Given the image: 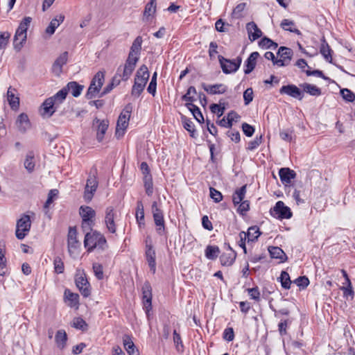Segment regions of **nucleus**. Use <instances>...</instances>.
Wrapping results in <instances>:
<instances>
[{
	"mask_svg": "<svg viewBox=\"0 0 355 355\" xmlns=\"http://www.w3.org/2000/svg\"><path fill=\"white\" fill-rule=\"evenodd\" d=\"M142 37L137 36L133 41L123 68V74L121 75L123 81H127L134 71L137 63L139 60V55L141 51Z\"/></svg>",
	"mask_w": 355,
	"mask_h": 355,
	"instance_id": "f257e3e1",
	"label": "nucleus"
},
{
	"mask_svg": "<svg viewBox=\"0 0 355 355\" xmlns=\"http://www.w3.org/2000/svg\"><path fill=\"white\" fill-rule=\"evenodd\" d=\"M84 245L87 252H92L95 248L104 251L108 248L107 240L103 234L97 230L86 231Z\"/></svg>",
	"mask_w": 355,
	"mask_h": 355,
	"instance_id": "f03ea898",
	"label": "nucleus"
},
{
	"mask_svg": "<svg viewBox=\"0 0 355 355\" xmlns=\"http://www.w3.org/2000/svg\"><path fill=\"white\" fill-rule=\"evenodd\" d=\"M149 77L150 73L148 67L146 65L142 64L137 71L134 85L131 91L132 96L139 97L141 95L146 87Z\"/></svg>",
	"mask_w": 355,
	"mask_h": 355,
	"instance_id": "7ed1b4c3",
	"label": "nucleus"
},
{
	"mask_svg": "<svg viewBox=\"0 0 355 355\" xmlns=\"http://www.w3.org/2000/svg\"><path fill=\"white\" fill-rule=\"evenodd\" d=\"M79 214L82 218L81 228L83 231H92L95 225V210L89 206H81Z\"/></svg>",
	"mask_w": 355,
	"mask_h": 355,
	"instance_id": "20e7f679",
	"label": "nucleus"
},
{
	"mask_svg": "<svg viewBox=\"0 0 355 355\" xmlns=\"http://www.w3.org/2000/svg\"><path fill=\"white\" fill-rule=\"evenodd\" d=\"M97 168L93 167L91 169L89 177L87 180L84 191V199L87 202L92 200L98 185L97 180Z\"/></svg>",
	"mask_w": 355,
	"mask_h": 355,
	"instance_id": "39448f33",
	"label": "nucleus"
},
{
	"mask_svg": "<svg viewBox=\"0 0 355 355\" xmlns=\"http://www.w3.org/2000/svg\"><path fill=\"white\" fill-rule=\"evenodd\" d=\"M105 80V72L99 71L93 77L87 92L85 94V98L88 100L95 98L99 93Z\"/></svg>",
	"mask_w": 355,
	"mask_h": 355,
	"instance_id": "423d86ee",
	"label": "nucleus"
},
{
	"mask_svg": "<svg viewBox=\"0 0 355 355\" xmlns=\"http://www.w3.org/2000/svg\"><path fill=\"white\" fill-rule=\"evenodd\" d=\"M31 220L28 215L23 214L17 220L16 225L15 236L19 240H22L28 234L31 230Z\"/></svg>",
	"mask_w": 355,
	"mask_h": 355,
	"instance_id": "0eeeda50",
	"label": "nucleus"
},
{
	"mask_svg": "<svg viewBox=\"0 0 355 355\" xmlns=\"http://www.w3.org/2000/svg\"><path fill=\"white\" fill-rule=\"evenodd\" d=\"M218 58L222 70L225 74L236 72L240 67L242 62V58L241 56H238L234 60L227 59L222 55H218Z\"/></svg>",
	"mask_w": 355,
	"mask_h": 355,
	"instance_id": "6e6552de",
	"label": "nucleus"
},
{
	"mask_svg": "<svg viewBox=\"0 0 355 355\" xmlns=\"http://www.w3.org/2000/svg\"><path fill=\"white\" fill-rule=\"evenodd\" d=\"M152 212L155 224L157 227L156 231L160 236L166 233L165 222L164 218V214L157 207V202L154 201L152 204Z\"/></svg>",
	"mask_w": 355,
	"mask_h": 355,
	"instance_id": "1a4fd4ad",
	"label": "nucleus"
},
{
	"mask_svg": "<svg viewBox=\"0 0 355 355\" xmlns=\"http://www.w3.org/2000/svg\"><path fill=\"white\" fill-rule=\"evenodd\" d=\"M270 212L272 216L280 220L289 219L293 216L291 209L282 201L277 202L275 207L270 209Z\"/></svg>",
	"mask_w": 355,
	"mask_h": 355,
	"instance_id": "9d476101",
	"label": "nucleus"
},
{
	"mask_svg": "<svg viewBox=\"0 0 355 355\" xmlns=\"http://www.w3.org/2000/svg\"><path fill=\"white\" fill-rule=\"evenodd\" d=\"M75 283L84 297H87L91 295L90 284L84 273L76 275Z\"/></svg>",
	"mask_w": 355,
	"mask_h": 355,
	"instance_id": "9b49d317",
	"label": "nucleus"
},
{
	"mask_svg": "<svg viewBox=\"0 0 355 355\" xmlns=\"http://www.w3.org/2000/svg\"><path fill=\"white\" fill-rule=\"evenodd\" d=\"M293 54V52L291 49L286 46H281L277 52V55L279 57V59L275 61V64L279 67L288 65L291 60Z\"/></svg>",
	"mask_w": 355,
	"mask_h": 355,
	"instance_id": "f8f14e48",
	"label": "nucleus"
},
{
	"mask_svg": "<svg viewBox=\"0 0 355 355\" xmlns=\"http://www.w3.org/2000/svg\"><path fill=\"white\" fill-rule=\"evenodd\" d=\"M115 216L116 212L113 207H107L105 209L104 222L107 230L112 234H114L116 232V226L114 221Z\"/></svg>",
	"mask_w": 355,
	"mask_h": 355,
	"instance_id": "ddd939ff",
	"label": "nucleus"
},
{
	"mask_svg": "<svg viewBox=\"0 0 355 355\" xmlns=\"http://www.w3.org/2000/svg\"><path fill=\"white\" fill-rule=\"evenodd\" d=\"M143 303L147 315L152 309V288L150 283L146 282L142 287Z\"/></svg>",
	"mask_w": 355,
	"mask_h": 355,
	"instance_id": "4468645a",
	"label": "nucleus"
},
{
	"mask_svg": "<svg viewBox=\"0 0 355 355\" xmlns=\"http://www.w3.org/2000/svg\"><path fill=\"white\" fill-rule=\"evenodd\" d=\"M279 93L281 94H287L300 101L304 98V92L293 84L282 86L279 89Z\"/></svg>",
	"mask_w": 355,
	"mask_h": 355,
	"instance_id": "2eb2a0df",
	"label": "nucleus"
},
{
	"mask_svg": "<svg viewBox=\"0 0 355 355\" xmlns=\"http://www.w3.org/2000/svg\"><path fill=\"white\" fill-rule=\"evenodd\" d=\"M145 255H146V259L148 262V264L150 267V269L154 274L156 271V261H155L156 253H155V250L153 249V246L151 244V243H148L146 242Z\"/></svg>",
	"mask_w": 355,
	"mask_h": 355,
	"instance_id": "dca6fc26",
	"label": "nucleus"
},
{
	"mask_svg": "<svg viewBox=\"0 0 355 355\" xmlns=\"http://www.w3.org/2000/svg\"><path fill=\"white\" fill-rule=\"evenodd\" d=\"M68 60V52H63L53 62L52 65V71L56 75L59 76L62 71V67Z\"/></svg>",
	"mask_w": 355,
	"mask_h": 355,
	"instance_id": "f3484780",
	"label": "nucleus"
},
{
	"mask_svg": "<svg viewBox=\"0 0 355 355\" xmlns=\"http://www.w3.org/2000/svg\"><path fill=\"white\" fill-rule=\"evenodd\" d=\"M202 87L205 92L211 95L222 94L225 93L227 90V87L222 83L215 85L202 83Z\"/></svg>",
	"mask_w": 355,
	"mask_h": 355,
	"instance_id": "a211bd4d",
	"label": "nucleus"
},
{
	"mask_svg": "<svg viewBox=\"0 0 355 355\" xmlns=\"http://www.w3.org/2000/svg\"><path fill=\"white\" fill-rule=\"evenodd\" d=\"M239 118L240 116L235 111L232 110L226 116H224L216 123L221 127L231 128L233 125V121L236 122Z\"/></svg>",
	"mask_w": 355,
	"mask_h": 355,
	"instance_id": "6ab92c4d",
	"label": "nucleus"
},
{
	"mask_svg": "<svg viewBox=\"0 0 355 355\" xmlns=\"http://www.w3.org/2000/svg\"><path fill=\"white\" fill-rule=\"evenodd\" d=\"M26 33L27 32H26L24 30H21L17 28L14 36L13 41L14 49L17 51H19L21 49L24 42H26L27 37Z\"/></svg>",
	"mask_w": 355,
	"mask_h": 355,
	"instance_id": "aec40b11",
	"label": "nucleus"
},
{
	"mask_svg": "<svg viewBox=\"0 0 355 355\" xmlns=\"http://www.w3.org/2000/svg\"><path fill=\"white\" fill-rule=\"evenodd\" d=\"M259 57V53L257 51L250 53L248 59L244 63V73L245 74L250 73L256 67L257 60Z\"/></svg>",
	"mask_w": 355,
	"mask_h": 355,
	"instance_id": "412c9836",
	"label": "nucleus"
},
{
	"mask_svg": "<svg viewBox=\"0 0 355 355\" xmlns=\"http://www.w3.org/2000/svg\"><path fill=\"white\" fill-rule=\"evenodd\" d=\"M246 29L248 31L249 39L251 42H253L262 35L261 31L258 28L257 24L254 21H251L247 24Z\"/></svg>",
	"mask_w": 355,
	"mask_h": 355,
	"instance_id": "4be33fe9",
	"label": "nucleus"
},
{
	"mask_svg": "<svg viewBox=\"0 0 355 355\" xmlns=\"http://www.w3.org/2000/svg\"><path fill=\"white\" fill-rule=\"evenodd\" d=\"M57 103L54 102L52 98H46L42 105V115H48L51 116L56 110Z\"/></svg>",
	"mask_w": 355,
	"mask_h": 355,
	"instance_id": "5701e85b",
	"label": "nucleus"
},
{
	"mask_svg": "<svg viewBox=\"0 0 355 355\" xmlns=\"http://www.w3.org/2000/svg\"><path fill=\"white\" fill-rule=\"evenodd\" d=\"M279 175L282 183L290 184L295 178L296 173L289 168H282L279 171Z\"/></svg>",
	"mask_w": 355,
	"mask_h": 355,
	"instance_id": "b1692460",
	"label": "nucleus"
},
{
	"mask_svg": "<svg viewBox=\"0 0 355 355\" xmlns=\"http://www.w3.org/2000/svg\"><path fill=\"white\" fill-rule=\"evenodd\" d=\"M94 122L98 124L96 139L99 142H101L102 141L104 137V135L108 128L109 121L107 120L101 121L100 119L96 118L94 120Z\"/></svg>",
	"mask_w": 355,
	"mask_h": 355,
	"instance_id": "393cba45",
	"label": "nucleus"
},
{
	"mask_svg": "<svg viewBox=\"0 0 355 355\" xmlns=\"http://www.w3.org/2000/svg\"><path fill=\"white\" fill-rule=\"evenodd\" d=\"M77 231L75 227H70L67 236V245L69 252H71V249H76L78 247L79 242L77 240Z\"/></svg>",
	"mask_w": 355,
	"mask_h": 355,
	"instance_id": "a878e982",
	"label": "nucleus"
},
{
	"mask_svg": "<svg viewBox=\"0 0 355 355\" xmlns=\"http://www.w3.org/2000/svg\"><path fill=\"white\" fill-rule=\"evenodd\" d=\"M261 234L259 228L257 226H252L249 227L247 232H240V234L243 235V239H247L248 242L256 241Z\"/></svg>",
	"mask_w": 355,
	"mask_h": 355,
	"instance_id": "bb28decb",
	"label": "nucleus"
},
{
	"mask_svg": "<svg viewBox=\"0 0 355 355\" xmlns=\"http://www.w3.org/2000/svg\"><path fill=\"white\" fill-rule=\"evenodd\" d=\"M123 346L129 355H139V350L136 348L130 336L125 334L123 337Z\"/></svg>",
	"mask_w": 355,
	"mask_h": 355,
	"instance_id": "cd10ccee",
	"label": "nucleus"
},
{
	"mask_svg": "<svg viewBox=\"0 0 355 355\" xmlns=\"http://www.w3.org/2000/svg\"><path fill=\"white\" fill-rule=\"evenodd\" d=\"M268 252L272 259H279L280 263L285 262L288 259L284 250L277 246H270Z\"/></svg>",
	"mask_w": 355,
	"mask_h": 355,
	"instance_id": "c85d7f7f",
	"label": "nucleus"
},
{
	"mask_svg": "<svg viewBox=\"0 0 355 355\" xmlns=\"http://www.w3.org/2000/svg\"><path fill=\"white\" fill-rule=\"evenodd\" d=\"M14 92H16L15 89L10 87L7 92V100L12 110H17L19 107V98L16 96Z\"/></svg>",
	"mask_w": 355,
	"mask_h": 355,
	"instance_id": "c756f323",
	"label": "nucleus"
},
{
	"mask_svg": "<svg viewBox=\"0 0 355 355\" xmlns=\"http://www.w3.org/2000/svg\"><path fill=\"white\" fill-rule=\"evenodd\" d=\"M64 299L66 302H68V306L71 308L78 307L79 304L78 294L71 292L69 289H65Z\"/></svg>",
	"mask_w": 355,
	"mask_h": 355,
	"instance_id": "7c9ffc66",
	"label": "nucleus"
},
{
	"mask_svg": "<svg viewBox=\"0 0 355 355\" xmlns=\"http://www.w3.org/2000/svg\"><path fill=\"white\" fill-rule=\"evenodd\" d=\"M64 87L67 89V93L71 92L73 97H78L84 89V85H82L76 81H71L68 83Z\"/></svg>",
	"mask_w": 355,
	"mask_h": 355,
	"instance_id": "2f4dec72",
	"label": "nucleus"
},
{
	"mask_svg": "<svg viewBox=\"0 0 355 355\" xmlns=\"http://www.w3.org/2000/svg\"><path fill=\"white\" fill-rule=\"evenodd\" d=\"M130 119L122 118L121 116H119L116 123L115 136L117 138H120L123 137L125 134V130H126L128 125V121Z\"/></svg>",
	"mask_w": 355,
	"mask_h": 355,
	"instance_id": "473e14b6",
	"label": "nucleus"
},
{
	"mask_svg": "<svg viewBox=\"0 0 355 355\" xmlns=\"http://www.w3.org/2000/svg\"><path fill=\"white\" fill-rule=\"evenodd\" d=\"M236 252L234 250L232 252H224L220 257V261L223 266H231L235 261Z\"/></svg>",
	"mask_w": 355,
	"mask_h": 355,
	"instance_id": "72a5a7b5",
	"label": "nucleus"
},
{
	"mask_svg": "<svg viewBox=\"0 0 355 355\" xmlns=\"http://www.w3.org/2000/svg\"><path fill=\"white\" fill-rule=\"evenodd\" d=\"M64 16L63 15H60L57 16L55 18L53 19L49 25L46 28V33L49 34V35H53L55 29L60 26V24L64 21Z\"/></svg>",
	"mask_w": 355,
	"mask_h": 355,
	"instance_id": "f704fd0d",
	"label": "nucleus"
},
{
	"mask_svg": "<svg viewBox=\"0 0 355 355\" xmlns=\"http://www.w3.org/2000/svg\"><path fill=\"white\" fill-rule=\"evenodd\" d=\"M185 105L192 113L193 117L198 122L200 123H203L205 122L203 115L198 106L191 103H187Z\"/></svg>",
	"mask_w": 355,
	"mask_h": 355,
	"instance_id": "c9c22d12",
	"label": "nucleus"
},
{
	"mask_svg": "<svg viewBox=\"0 0 355 355\" xmlns=\"http://www.w3.org/2000/svg\"><path fill=\"white\" fill-rule=\"evenodd\" d=\"M320 51L327 62H329V63H332V50L331 49L327 42H326L324 37L322 39Z\"/></svg>",
	"mask_w": 355,
	"mask_h": 355,
	"instance_id": "e433bc0d",
	"label": "nucleus"
},
{
	"mask_svg": "<svg viewBox=\"0 0 355 355\" xmlns=\"http://www.w3.org/2000/svg\"><path fill=\"white\" fill-rule=\"evenodd\" d=\"M300 86L303 89V92H306L311 96H319L322 94L321 89L314 85L305 83L300 85Z\"/></svg>",
	"mask_w": 355,
	"mask_h": 355,
	"instance_id": "4c0bfd02",
	"label": "nucleus"
},
{
	"mask_svg": "<svg viewBox=\"0 0 355 355\" xmlns=\"http://www.w3.org/2000/svg\"><path fill=\"white\" fill-rule=\"evenodd\" d=\"M181 119L184 128L190 133V136L192 138H196V132L193 121L190 119L186 117L185 116H182Z\"/></svg>",
	"mask_w": 355,
	"mask_h": 355,
	"instance_id": "58836bf2",
	"label": "nucleus"
},
{
	"mask_svg": "<svg viewBox=\"0 0 355 355\" xmlns=\"http://www.w3.org/2000/svg\"><path fill=\"white\" fill-rule=\"evenodd\" d=\"M55 340L58 347L62 349L65 347L67 340V336L65 331L63 329L58 330L56 332Z\"/></svg>",
	"mask_w": 355,
	"mask_h": 355,
	"instance_id": "ea45409f",
	"label": "nucleus"
},
{
	"mask_svg": "<svg viewBox=\"0 0 355 355\" xmlns=\"http://www.w3.org/2000/svg\"><path fill=\"white\" fill-rule=\"evenodd\" d=\"M135 216L139 226H141V225H144V208L141 200H138L137 202Z\"/></svg>",
	"mask_w": 355,
	"mask_h": 355,
	"instance_id": "a19ab883",
	"label": "nucleus"
},
{
	"mask_svg": "<svg viewBox=\"0 0 355 355\" xmlns=\"http://www.w3.org/2000/svg\"><path fill=\"white\" fill-rule=\"evenodd\" d=\"M17 123H18L19 130L21 132H25L30 125L28 115L25 113L20 114L17 118Z\"/></svg>",
	"mask_w": 355,
	"mask_h": 355,
	"instance_id": "79ce46f5",
	"label": "nucleus"
},
{
	"mask_svg": "<svg viewBox=\"0 0 355 355\" xmlns=\"http://www.w3.org/2000/svg\"><path fill=\"white\" fill-rule=\"evenodd\" d=\"M220 253V249L216 245H207L205 249V256L208 259L215 260Z\"/></svg>",
	"mask_w": 355,
	"mask_h": 355,
	"instance_id": "37998d69",
	"label": "nucleus"
},
{
	"mask_svg": "<svg viewBox=\"0 0 355 355\" xmlns=\"http://www.w3.org/2000/svg\"><path fill=\"white\" fill-rule=\"evenodd\" d=\"M246 185H243L239 189H236L233 195L232 201L234 205L239 204L245 198L246 193Z\"/></svg>",
	"mask_w": 355,
	"mask_h": 355,
	"instance_id": "c03bdc74",
	"label": "nucleus"
},
{
	"mask_svg": "<svg viewBox=\"0 0 355 355\" xmlns=\"http://www.w3.org/2000/svg\"><path fill=\"white\" fill-rule=\"evenodd\" d=\"M143 182L146 193L148 196H151L153 193V182L152 176L143 177Z\"/></svg>",
	"mask_w": 355,
	"mask_h": 355,
	"instance_id": "a18cd8bd",
	"label": "nucleus"
},
{
	"mask_svg": "<svg viewBox=\"0 0 355 355\" xmlns=\"http://www.w3.org/2000/svg\"><path fill=\"white\" fill-rule=\"evenodd\" d=\"M294 22L289 19H283L281 22V27L285 31H288L291 33H294L298 35H301V32L297 28H293L291 26H294Z\"/></svg>",
	"mask_w": 355,
	"mask_h": 355,
	"instance_id": "49530a36",
	"label": "nucleus"
},
{
	"mask_svg": "<svg viewBox=\"0 0 355 355\" xmlns=\"http://www.w3.org/2000/svg\"><path fill=\"white\" fill-rule=\"evenodd\" d=\"M210 110L216 114L218 117H220L225 110V103L220 101L219 104L213 103L210 105Z\"/></svg>",
	"mask_w": 355,
	"mask_h": 355,
	"instance_id": "de8ad7c7",
	"label": "nucleus"
},
{
	"mask_svg": "<svg viewBox=\"0 0 355 355\" xmlns=\"http://www.w3.org/2000/svg\"><path fill=\"white\" fill-rule=\"evenodd\" d=\"M24 167L29 172L31 173L33 171L35 168V162H34V154L33 152H29L26 157L24 161Z\"/></svg>",
	"mask_w": 355,
	"mask_h": 355,
	"instance_id": "09e8293b",
	"label": "nucleus"
},
{
	"mask_svg": "<svg viewBox=\"0 0 355 355\" xmlns=\"http://www.w3.org/2000/svg\"><path fill=\"white\" fill-rule=\"evenodd\" d=\"M279 279L281 282L282 286L285 289H289L292 283L289 274L286 271H282L281 272Z\"/></svg>",
	"mask_w": 355,
	"mask_h": 355,
	"instance_id": "8fccbe9b",
	"label": "nucleus"
},
{
	"mask_svg": "<svg viewBox=\"0 0 355 355\" xmlns=\"http://www.w3.org/2000/svg\"><path fill=\"white\" fill-rule=\"evenodd\" d=\"M67 92L65 87H64L59 92H58L54 96H51L53 101L57 103V105H60L63 102V101L66 98L67 95Z\"/></svg>",
	"mask_w": 355,
	"mask_h": 355,
	"instance_id": "3c124183",
	"label": "nucleus"
},
{
	"mask_svg": "<svg viewBox=\"0 0 355 355\" xmlns=\"http://www.w3.org/2000/svg\"><path fill=\"white\" fill-rule=\"evenodd\" d=\"M156 0H150L145 6L144 11V17H149L155 14L156 11Z\"/></svg>",
	"mask_w": 355,
	"mask_h": 355,
	"instance_id": "603ef678",
	"label": "nucleus"
},
{
	"mask_svg": "<svg viewBox=\"0 0 355 355\" xmlns=\"http://www.w3.org/2000/svg\"><path fill=\"white\" fill-rule=\"evenodd\" d=\"M10 35L8 31L0 32V49L6 48L9 43Z\"/></svg>",
	"mask_w": 355,
	"mask_h": 355,
	"instance_id": "864d4df0",
	"label": "nucleus"
},
{
	"mask_svg": "<svg viewBox=\"0 0 355 355\" xmlns=\"http://www.w3.org/2000/svg\"><path fill=\"white\" fill-rule=\"evenodd\" d=\"M55 272L57 274H62L64 270V262L59 257H55L53 260Z\"/></svg>",
	"mask_w": 355,
	"mask_h": 355,
	"instance_id": "5fc2aeb1",
	"label": "nucleus"
},
{
	"mask_svg": "<svg viewBox=\"0 0 355 355\" xmlns=\"http://www.w3.org/2000/svg\"><path fill=\"white\" fill-rule=\"evenodd\" d=\"M72 327L84 331L87 330V324L83 318H74V320L73 321Z\"/></svg>",
	"mask_w": 355,
	"mask_h": 355,
	"instance_id": "6e6d98bb",
	"label": "nucleus"
},
{
	"mask_svg": "<svg viewBox=\"0 0 355 355\" xmlns=\"http://www.w3.org/2000/svg\"><path fill=\"white\" fill-rule=\"evenodd\" d=\"M246 7L245 3H241L238 4L233 10L232 15L234 18L239 19L242 17V12Z\"/></svg>",
	"mask_w": 355,
	"mask_h": 355,
	"instance_id": "4d7b16f0",
	"label": "nucleus"
},
{
	"mask_svg": "<svg viewBox=\"0 0 355 355\" xmlns=\"http://www.w3.org/2000/svg\"><path fill=\"white\" fill-rule=\"evenodd\" d=\"M157 72H155L152 76L151 80L148 86L147 91L153 96L155 95L157 89Z\"/></svg>",
	"mask_w": 355,
	"mask_h": 355,
	"instance_id": "13d9d810",
	"label": "nucleus"
},
{
	"mask_svg": "<svg viewBox=\"0 0 355 355\" xmlns=\"http://www.w3.org/2000/svg\"><path fill=\"white\" fill-rule=\"evenodd\" d=\"M58 189H51L49 192L48 198L44 203V208L45 209H48L51 203H53L54 198L58 196Z\"/></svg>",
	"mask_w": 355,
	"mask_h": 355,
	"instance_id": "bf43d9fd",
	"label": "nucleus"
},
{
	"mask_svg": "<svg viewBox=\"0 0 355 355\" xmlns=\"http://www.w3.org/2000/svg\"><path fill=\"white\" fill-rule=\"evenodd\" d=\"M93 270H94V275L96 276V277L98 279V280H101L103 279L104 277V275H103V266L100 263H94L93 264Z\"/></svg>",
	"mask_w": 355,
	"mask_h": 355,
	"instance_id": "052dcab7",
	"label": "nucleus"
},
{
	"mask_svg": "<svg viewBox=\"0 0 355 355\" xmlns=\"http://www.w3.org/2000/svg\"><path fill=\"white\" fill-rule=\"evenodd\" d=\"M343 98L348 102H353L355 100V94L348 89L340 90Z\"/></svg>",
	"mask_w": 355,
	"mask_h": 355,
	"instance_id": "680f3d73",
	"label": "nucleus"
},
{
	"mask_svg": "<svg viewBox=\"0 0 355 355\" xmlns=\"http://www.w3.org/2000/svg\"><path fill=\"white\" fill-rule=\"evenodd\" d=\"M294 283L300 288L304 289L309 284V280L306 276H300L294 281Z\"/></svg>",
	"mask_w": 355,
	"mask_h": 355,
	"instance_id": "e2e57ef3",
	"label": "nucleus"
},
{
	"mask_svg": "<svg viewBox=\"0 0 355 355\" xmlns=\"http://www.w3.org/2000/svg\"><path fill=\"white\" fill-rule=\"evenodd\" d=\"M210 197L215 202H219L223 200L222 193L214 187L209 188Z\"/></svg>",
	"mask_w": 355,
	"mask_h": 355,
	"instance_id": "0e129e2a",
	"label": "nucleus"
},
{
	"mask_svg": "<svg viewBox=\"0 0 355 355\" xmlns=\"http://www.w3.org/2000/svg\"><path fill=\"white\" fill-rule=\"evenodd\" d=\"M262 142V135L257 137L254 140L250 141L248 143L247 149L249 150H254L256 149Z\"/></svg>",
	"mask_w": 355,
	"mask_h": 355,
	"instance_id": "69168bd1",
	"label": "nucleus"
},
{
	"mask_svg": "<svg viewBox=\"0 0 355 355\" xmlns=\"http://www.w3.org/2000/svg\"><path fill=\"white\" fill-rule=\"evenodd\" d=\"M243 99L245 105H247L251 103L253 100V90L251 87H249L243 92Z\"/></svg>",
	"mask_w": 355,
	"mask_h": 355,
	"instance_id": "338daca9",
	"label": "nucleus"
},
{
	"mask_svg": "<svg viewBox=\"0 0 355 355\" xmlns=\"http://www.w3.org/2000/svg\"><path fill=\"white\" fill-rule=\"evenodd\" d=\"M242 130L245 135L248 137H252L254 132V128L247 123L242 124Z\"/></svg>",
	"mask_w": 355,
	"mask_h": 355,
	"instance_id": "774afa93",
	"label": "nucleus"
}]
</instances>
